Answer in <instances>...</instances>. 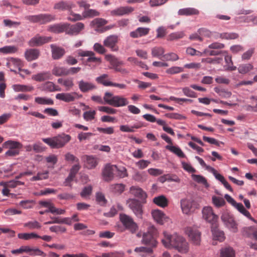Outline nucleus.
<instances>
[{
  "label": "nucleus",
  "mask_w": 257,
  "mask_h": 257,
  "mask_svg": "<svg viewBox=\"0 0 257 257\" xmlns=\"http://www.w3.org/2000/svg\"><path fill=\"white\" fill-rule=\"evenodd\" d=\"M162 242L168 249H175L181 253H186L189 250V244L186 239L177 233L170 234L164 232Z\"/></svg>",
  "instance_id": "obj_1"
},
{
  "label": "nucleus",
  "mask_w": 257,
  "mask_h": 257,
  "mask_svg": "<svg viewBox=\"0 0 257 257\" xmlns=\"http://www.w3.org/2000/svg\"><path fill=\"white\" fill-rule=\"evenodd\" d=\"M71 139L70 135L62 133L53 137L43 138L42 141L52 149H60L64 147Z\"/></svg>",
  "instance_id": "obj_2"
},
{
  "label": "nucleus",
  "mask_w": 257,
  "mask_h": 257,
  "mask_svg": "<svg viewBox=\"0 0 257 257\" xmlns=\"http://www.w3.org/2000/svg\"><path fill=\"white\" fill-rule=\"evenodd\" d=\"M103 99L105 102L114 107H122L128 104L127 98L119 95H113L112 93L106 92Z\"/></svg>",
  "instance_id": "obj_3"
},
{
  "label": "nucleus",
  "mask_w": 257,
  "mask_h": 257,
  "mask_svg": "<svg viewBox=\"0 0 257 257\" xmlns=\"http://www.w3.org/2000/svg\"><path fill=\"white\" fill-rule=\"evenodd\" d=\"M157 234V229L154 226H150L147 231L143 234V243L150 246L151 248L152 247H156L157 244L155 238Z\"/></svg>",
  "instance_id": "obj_4"
},
{
  "label": "nucleus",
  "mask_w": 257,
  "mask_h": 257,
  "mask_svg": "<svg viewBox=\"0 0 257 257\" xmlns=\"http://www.w3.org/2000/svg\"><path fill=\"white\" fill-rule=\"evenodd\" d=\"M27 20L33 23L45 24L55 20V16L48 14H41L37 15L28 16L25 17Z\"/></svg>",
  "instance_id": "obj_5"
},
{
  "label": "nucleus",
  "mask_w": 257,
  "mask_h": 257,
  "mask_svg": "<svg viewBox=\"0 0 257 257\" xmlns=\"http://www.w3.org/2000/svg\"><path fill=\"white\" fill-rule=\"evenodd\" d=\"M185 232L192 244L197 246L200 245L201 233L197 228L193 227H188L186 229Z\"/></svg>",
  "instance_id": "obj_6"
},
{
  "label": "nucleus",
  "mask_w": 257,
  "mask_h": 257,
  "mask_svg": "<svg viewBox=\"0 0 257 257\" xmlns=\"http://www.w3.org/2000/svg\"><path fill=\"white\" fill-rule=\"evenodd\" d=\"M105 59L112 65V68L114 69L115 71L120 72L123 74H126L128 73V71L125 68L120 67L121 65H123V62L121 61H119L114 56L106 55L105 56Z\"/></svg>",
  "instance_id": "obj_7"
},
{
  "label": "nucleus",
  "mask_w": 257,
  "mask_h": 257,
  "mask_svg": "<svg viewBox=\"0 0 257 257\" xmlns=\"http://www.w3.org/2000/svg\"><path fill=\"white\" fill-rule=\"evenodd\" d=\"M127 204L138 218H142L143 206L139 200L136 199H130L127 201Z\"/></svg>",
  "instance_id": "obj_8"
},
{
  "label": "nucleus",
  "mask_w": 257,
  "mask_h": 257,
  "mask_svg": "<svg viewBox=\"0 0 257 257\" xmlns=\"http://www.w3.org/2000/svg\"><path fill=\"white\" fill-rule=\"evenodd\" d=\"M120 220L125 228L132 233H134L137 230L138 226L131 217L125 214H121Z\"/></svg>",
  "instance_id": "obj_9"
},
{
  "label": "nucleus",
  "mask_w": 257,
  "mask_h": 257,
  "mask_svg": "<svg viewBox=\"0 0 257 257\" xmlns=\"http://www.w3.org/2000/svg\"><path fill=\"white\" fill-rule=\"evenodd\" d=\"M203 218L212 224V226H216V222L218 217L213 212L211 207H205L202 210Z\"/></svg>",
  "instance_id": "obj_10"
},
{
  "label": "nucleus",
  "mask_w": 257,
  "mask_h": 257,
  "mask_svg": "<svg viewBox=\"0 0 257 257\" xmlns=\"http://www.w3.org/2000/svg\"><path fill=\"white\" fill-rule=\"evenodd\" d=\"M181 206L184 213L189 214L194 211L197 208V204L191 199H184L181 200Z\"/></svg>",
  "instance_id": "obj_11"
},
{
  "label": "nucleus",
  "mask_w": 257,
  "mask_h": 257,
  "mask_svg": "<svg viewBox=\"0 0 257 257\" xmlns=\"http://www.w3.org/2000/svg\"><path fill=\"white\" fill-rule=\"evenodd\" d=\"M117 166L116 165L107 164L104 167L102 175L105 181H110L114 178V175L116 172Z\"/></svg>",
  "instance_id": "obj_12"
},
{
  "label": "nucleus",
  "mask_w": 257,
  "mask_h": 257,
  "mask_svg": "<svg viewBox=\"0 0 257 257\" xmlns=\"http://www.w3.org/2000/svg\"><path fill=\"white\" fill-rule=\"evenodd\" d=\"M221 220L225 223V225L232 232L237 231V224L233 217L228 213H224L221 217Z\"/></svg>",
  "instance_id": "obj_13"
},
{
  "label": "nucleus",
  "mask_w": 257,
  "mask_h": 257,
  "mask_svg": "<svg viewBox=\"0 0 257 257\" xmlns=\"http://www.w3.org/2000/svg\"><path fill=\"white\" fill-rule=\"evenodd\" d=\"M118 41V38L117 36L110 35L104 40L103 45L112 51H117L118 50V47L117 46Z\"/></svg>",
  "instance_id": "obj_14"
},
{
  "label": "nucleus",
  "mask_w": 257,
  "mask_h": 257,
  "mask_svg": "<svg viewBox=\"0 0 257 257\" xmlns=\"http://www.w3.org/2000/svg\"><path fill=\"white\" fill-rule=\"evenodd\" d=\"M82 97L81 94H79L77 92L72 93H62L56 94V98L64 101L66 102L73 101L76 98H79Z\"/></svg>",
  "instance_id": "obj_15"
},
{
  "label": "nucleus",
  "mask_w": 257,
  "mask_h": 257,
  "mask_svg": "<svg viewBox=\"0 0 257 257\" xmlns=\"http://www.w3.org/2000/svg\"><path fill=\"white\" fill-rule=\"evenodd\" d=\"M84 28V25L81 22L72 25L66 24V33L71 35H78Z\"/></svg>",
  "instance_id": "obj_16"
},
{
  "label": "nucleus",
  "mask_w": 257,
  "mask_h": 257,
  "mask_svg": "<svg viewBox=\"0 0 257 257\" xmlns=\"http://www.w3.org/2000/svg\"><path fill=\"white\" fill-rule=\"evenodd\" d=\"M51 40V37L37 35L29 41V45L31 47L39 46L49 42Z\"/></svg>",
  "instance_id": "obj_17"
},
{
  "label": "nucleus",
  "mask_w": 257,
  "mask_h": 257,
  "mask_svg": "<svg viewBox=\"0 0 257 257\" xmlns=\"http://www.w3.org/2000/svg\"><path fill=\"white\" fill-rule=\"evenodd\" d=\"M152 215L154 220L161 225L168 222L170 219L163 211L159 209L153 210Z\"/></svg>",
  "instance_id": "obj_18"
},
{
  "label": "nucleus",
  "mask_w": 257,
  "mask_h": 257,
  "mask_svg": "<svg viewBox=\"0 0 257 257\" xmlns=\"http://www.w3.org/2000/svg\"><path fill=\"white\" fill-rule=\"evenodd\" d=\"M78 85L80 90L83 93H86L96 88V86L94 83L83 80L78 81Z\"/></svg>",
  "instance_id": "obj_19"
},
{
  "label": "nucleus",
  "mask_w": 257,
  "mask_h": 257,
  "mask_svg": "<svg viewBox=\"0 0 257 257\" xmlns=\"http://www.w3.org/2000/svg\"><path fill=\"white\" fill-rule=\"evenodd\" d=\"M134 11V9L131 7H120L110 12V15L112 16H121L128 15Z\"/></svg>",
  "instance_id": "obj_20"
},
{
  "label": "nucleus",
  "mask_w": 257,
  "mask_h": 257,
  "mask_svg": "<svg viewBox=\"0 0 257 257\" xmlns=\"http://www.w3.org/2000/svg\"><path fill=\"white\" fill-rule=\"evenodd\" d=\"M82 159L85 162L86 167L89 169L95 168L98 164V159L93 156L84 155L82 157Z\"/></svg>",
  "instance_id": "obj_21"
},
{
  "label": "nucleus",
  "mask_w": 257,
  "mask_h": 257,
  "mask_svg": "<svg viewBox=\"0 0 257 257\" xmlns=\"http://www.w3.org/2000/svg\"><path fill=\"white\" fill-rule=\"evenodd\" d=\"M130 193L135 197L144 201L147 197V193L138 186H132L130 190Z\"/></svg>",
  "instance_id": "obj_22"
},
{
  "label": "nucleus",
  "mask_w": 257,
  "mask_h": 257,
  "mask_svg": "<svg viewBox=\"0 0 257 257\" xmlns=\"http://www.w3.org/2000/svg\"><path fill=\"white\" fill-rule=\"evenodd\" d=\"M75 5L69 1H61L55 4L54 9L59 11L68 10L69 11L74 8Z\"/></svg>",
  "instance_id": "obj_23"
},
{
  "label": "nucleus",
  "mask_w": 257,
  "mask_h": 257,
  "mask_svg": "<svg viewBox=\"0 0 257 257\" xmlns=\"http://www.w3.org/2000/svg\"><path fill=\"white\" fill-rule=\"evenodd\" d=\"M40 51L37 49H29L25 52V57L28 61H31L38 58L40 56Z\"/></svg>",
  "instance_id": "obj_24"
},
{
  "label": "nucleus",
  "mask_w": 257,
  "mask_h": 257,
  "mask_svg": "<svg viewBox=\"0 0 257 257\" xmlns=\"http://www.w3.org/2000/svg\"><path fill=\"white\" fill-rule=\"evenodd\" d=\"M153 202L157 206L162 208H165L169 204V200L163 195L155 197L153 198Z\"/></svg>",
  "instance_id": "obj_25"
},
{
  "label": "nucleus",
  "mask_w": 257,
  "mask_h": 257,
  "mask_svg": "<svg viewBox=\"0 0 257 257\" xmlns=\"http://www.w3.org/2000/svg\"><path fill=\"white\" fill-rule=\"evenodd\" d=\"M52 49V58L54 59H59L61 58L65 54V50L59 47H57L53 44L51 45Z\"/></svg>",
  "instance_id": "obj_26"
},
{
  "label": "nucleus",
  "mask_w": 257,
  "mask_h": 257,
  "mask_svg": "<svg viewBox=\"0 0 257 257\" xmlns=\"http://www.w3.org/2000/svg\"><path fill=\"white\" fill-rule=\"evenodd\" d=\"M149 31V28L139 27L135 31L131 32L130 33V36L133 38L143 37L148 35Z\"/></svg>",
  "instance_id": "obj_27"
},
{
  "label": "nucleus",
  "mask_w": 257,
  "mask_h": 257,
  "mask_svg": "<svg viewBox=\"0 0 257 257\" xmlns=\"http://www.w3.org/2000/svg\"><path fill=\"white\" fill-rule=\"evenodd\" d=\"M178 14L180 16H192L198 15L199 14V11L197 9L194 8H186L180 9Z\"/></svg>",
  "instance_id": "obj_28"
},
{
  "label": "nucleus",
  "mask_w": 257,
  "mask_h": 257,
  "mask_svg": "<svg viewBox=\"0 0 257 257\" xmlns=\"http://www.w3.org/2000/svg\"><path fill=\"white\" fill-rule=\"evenodd\" d=\"M242 234L248 237H253L257 240V229L254 226L243 228Z\"/></svg>",
  "instance_id": "obj_29"
},
{
  "label": "nucleus",
  "mask_w": 257,
  "mask_h": 257,
  "mask_svg": "<svg viewBox=\"0 0 257 257\" xmlns=\"http://www.w3.org/2000/svg\"><path fill=\"white\" fill-rule=\"evenodd\" d=\"M66 24H55L50 25L48 27V31L55 33H61L62 32H66Z\"/></svg>",
  "instance_id": "obj_30"
},
{
  "label": "nucleus",
  "mask_w": 257,
  "mask_h": 257,
  "mask_svg": "<svg viewBox=\"0 0 257 257\" xmlns=\"http://www.w3.org/2000/svg\"><path fill=\"white\" fill-rule=\"evenodd\" d=\"M51 74L50 72H43L33 75L32 77V79L36 81L41 82L46 80L50 79Z\"/></svg>",
  "instance_id": "obj_31"
},
{
  "label": "nucleus",
  "mask_w": 257,
  "mask_h": 257,
  "mask_svg": "<svg viewBox=\"0 0 257 257\" xmlns=\"http://www.w3.org/2000/svg\"><path fill=\"white\" fill-rule=\"evenodd\" d=\"M22 144L19 142L13 140H9L5 142L3 144V147L9 149H18L19 150L22 148Z\"/></svg>",
  "instance_id": "obj_32"
},
{
  "label": "nucleus",
  "mask_w": 257,
  "mask_h": 257,
  "mask_svg": "<svg viewBox=\"0 0 257 257\" xmlns=\"http://www.w3.org/2000/svg\"><path fill=\"white\" fill-rule=\"evenodd\" d=\"M211 228L213 239L220 241H223L224 239L223 232L217 229V226L216 227L215 226H212Z\"/></svg>",
  "instance_id": "obj_33"
},
{
  "label": "nucleus",
  "mask_w": 257,
  "mask_h": 257,
  "mask_svg": "<svg viewBox=\"0 0 257 257\" xmlns=\"http://www.w3.org/2000/svg\"><path fill=\"white\" fill-rule=\"evenodd\" d=\"M223 56L225 57V61L226 64L224 66L225 69L227 71L235 70L236 69V67L233 66L231 57L227 55V53L226 52H224Z\"/></svg>",
  "instance_id": "obj_34"
},
{
  "label": "nucleus",
  "mask_w": 257,
  "mask_h": 257,
  "mask_svg": "<svg viewBox=\"0 0 257 257\" xmlns=\"http://www.w3.org/2000/svg\"><path fill=\"white\" fill-rule=\"evenodd\" d=\"M109 76L107 74H103L96 78V81L97 83L102 84L105 86H110L112 82L108 79Z\"/></svg>",
  "instance_id": "obj_35"
},
{
  "label": "nucleus",
  "mask_w": 257,
  "mask_h": 257,
  "mask_svg": "<svg viewBox=\"0 0 257 257\" xmlns=\"http://www.w3.org/2000/svg\"><path fill=\"white\" fill-rule=\"evenodd\" d=\"M67 68L55 66L52 69V74L56 76H67Z\"/></svg>",
  "instance_id": "obj_36"
},
{
  "label": "nucleus",
  "mask_w": 257,
  "mask_h": 257,
  "mask_svg": "<svg viewBox=\"0 0 257 257\" xmlns=\"http://www.w3.org/2000/svg\"><path fill=\"white\" fill-rule=\"evenodd\" d=\"M166 149L170 152L173 153L179 157L183 158L185 157V155L182 151L180 148L176 146L167 145L165 147Z\"/></svg>",
  "instance_id": "obj_37"
},
{
  "label": "nucleus",
  "mask_w": 257,
  "mask_h": 257,
  "mask_svg": "<svg viewBox=\"0 0 257 257\" xmlns=\"http://www.w3.org/2000/svg\"><path fill=\"white\" fill-rule=\"evenodd\" d=\"M214 91L216 93H217L219 96H220L222 98H230L231 96V92L226 89L219 88V87H215Z\"/></svg>",
  "instance_id": "obj_38"
},
{
  "label": "nucleus",
  "mask_w": 257,
  "mask_h": 257,
  "mask_svg": "<svg viewBox=\"0 0 257 257\" xmlns=\"http://www.w3.org/2000/svg\"><path fill=\"white\" fill-rule=\"evenodd\" d=\"M125 185L123 184H112L109 187L110 190L114 193L120 194L124 190Z\"/></svg>",
  "instance_id": "obj_39"
},
{
  "label": "nucleus",
  "mask_w": 257,
  "mask_h": 257,
  "mask_svg": "<svg viewBox=\"0 0 257 257\" xmlns=\"http://www.w3.org/2000/svg\"><path fill=\"white\" fill-rule=\"evenodd\" d=\"M220 257H235V252L231 247L223 248L220 250Z\"/></svg>",
  "instance_id": "obj_40"
},
{
  "label": "nucleus",
  "mask_w": 257,
  "mask_h": 257,
  "mask_svg": "<svg viewBox=\"0 0 257 257\" xmlns=\"http://www.w3.org/2000/svg\"><path fill=\"white\" fill-rule=\"evenodd\" d=\"M43 88L45 90L51 92L61 91V88L59 86L56 85L53 82L50 81L46 82L43 85Z\"/></svg>",
  "instance_id": "obj_41"
},
{
  "label": "nucleus",
  "mask_w": 257,
  "mask_h": 257,
  "mask_svg": "<svg viewBox=\"0 0 257 257\" xmlns=\"http://www.w3.org/2000/svg\"><path fill=\"white\" fill-rule=\"evenodd\" d=\"M165 50L162 47H155L152 49L151 54L153 57H160L163 59V56L164 55Z\"/></svg>",
  "instance_id": "obj_42"
},
{
  "label": "nucleus",
  "mask_w": 257,
  "mask_h": 257,
  "mask_svg": "<svg viewBox=\"0 0 257 257\" xmlns=\"http://www.w3.org/2000/svg\"><path fill=\"white\" fill-rule=\"evenodd\" d=\"M12 87L16 91H31L34 90L33 86L21 84L13 85Z\"/></svg>",
  "instance_id": "obj_43"
},
{
  "label": "nucleus",
  "mask_w": 257,
  "mask_h": 257,
  "mask_svg": "<svg viewBox=\"0 0 257 257\" xmlns=\"http://www.w3.org/2000/svg\"><path fill=\"white\" fill-rule=\"evenodd\" d=\"M99 14L100 13L99 12L95 10L89 9V8L87 10H84L82 13L83 19L98 16Z\"/></svg>",
  "instance_id": "obj_44"
},
{
  "label": "nucleus",
  "mask_w": 257,
  "mask_h": 257,
  "mask_svg": "<svg viewBox=\"0 0 257 257\" xmlns=\"http://www.w3.org/2000/svg\"><path fill=\"white\" fill-rule=\"evenodd\" d=\"M18 236L20 239L26 240L32 238H36V237H39V235L34 232L20 233L18 234Z\"/></svg>",
  "instance_id": "obj_45"
},
{
  "label": "nucleus",
  "mask_w": 257,
  "mask_h": 257,
  "mask_svg": "<svg viewBox=\"0 0 257 257\" xmlns=\"http://www.w3.org/2000/svg\"><path fill=\"white\" fill-rule=\"evenodd\" d=\"M49 172L45 171L43 172H38L37 175L33 176L30 179L31 181H36L38 180H42L48 178Z\"/></svg>",
  "instance_id": "obj_46"
},
{
  "label": "nucleus",
  "mask_w": 257,
  "mask_h": 257,
  "mask_svg": "<svg viewBox=\"0 0 257 257\" xmlns=\"http://www.w3.org/2000/svg\"><path fill=\"white\" fill-rule=\"evenodd\" d=\"M133 179L139 182H144L147 179V174L145 172H136L134 176Z\"/></svg>",
  "instance_id": "obj_47"
},
{
  "label": "nucleus",
  "mask_w": 257,
  "mask_h": 257,
  "mask_svg": "<svg viewBox=\"0 0 257 257\" xmlns=\"http://www.w3.org/2000/svg\"><path fill=\"white\" fill-rule=\"evenodd\" d=\"M18 51V48L15 46H6L0 48V53L3 54H12L15 53Z\"/></svg>",
  "instance_id": "obj_48"
},
{
  "label": "nucleus",
  "mask_w": 257,
  "mask_h": 257,
  "mask_svg": "<svg viewBox=\"0 0 257 257\" xmlns=\"http://www.w3.org/2000/svg\"><path fill=\"white\" fill-rule=\"evenodd\" d=\"M253 69V66L250 64H244L240 65L238 71L240 74H246Z\"/></svg>",
  "instance_id": "obj_49"
},
{
  "label": "nucleus",
  "mask_w": 257,
  "mask_h": 257,
  "mask_svg": "<svg viewBox=\"0 0 257 257\" xmlns=\"http://www.w3.org/2000/svg\"><path fill=\"white\" fill-rule=\"evenodd\" d=\"M184 33L183 32H177L169 34L167 38L168 41H172L183 38Z\"/></svg>",
  "instance_id": "obj_50"
},
{
  "label": "nucleus",
  "mask_w": 257,
  "mask_h": 257,
  "mask_svg": "<svg viewBox=\"0 0 257 257\" xmlns=\"http://www.w3.org/2000/svg\"><path fill=\"white\" fill-rule=\"evenodd\" d=\"M35 101L39 104L53 105L54 104L52 99L45 97H37L35 98Z\"/></svg>",
  "instance_id": "obj_51"
},
{
  "label": "nucleus",
  "mask_w": 257,
  "mask_h": 257,
  "mask_svg": "<svg viewBox=\"0 0 257 257\" xmlns=\"http://www.w3.org/2000/svg\"><path fill=\"white\" fill-rule=\"evenodd\" d=\"M24 226L29 229H38L41 227L40 223L37 221L27 222L24 223Z\"/></svg>",
  "instance_id": "obj_52"
},
{
  "label": "nucleus",
  "mask_w": 257,
  "mask_h": 257,
  "mask_svg": "<svg viewBox=\"0 0 257 257\" xmlns=\"http://www.w3.org/2000/svg\"><path fill=\"white\" fill-rule=\"evenodd\" d=\"M179 57L178 55L173 52L167 53L163 56V60L176 61L179 60Z\"/></svg>",
  "instance_id": "obj_53"
},
{
  "label": "nucleus",
  "mask_w": 257,
  "mask_h": 257,
  "mask_svg": "<svg viewBox=\"0 0 257 257\" xmlns=\"http://www.w3.org/2000/svg\"><path fill=\"white\" fill-rule=\"evenodd\" d=\"M219 35L220 38L226 40L235 39L238 37V34L235 33H223Z\"/></svg>",
  "instance_id": "obj_54"
},
{
  "label": "nucleus",
  "mask_w": 257,
  "mask_h": 257,
  "mask_svg": "<svg viewBox=\"0 0 257 257\" xmlns=\"http://www.w3.org/2000/svg\"><path fill=\"white\" fill-rule=\"evenodd\" d=\"M184 71V68L178 66H173L167 69L166 73L168 74L174 75L178 74Z\"/></svg>",
  "instance_id": "obj_55"
},
{
  "label": "nucleus",
  "mask_w": 257,
  "mask_h": 257,
  "mask_svg": "<svg viewBox=\"0 0 257 257\" xmlns=\"http://www.w3.org/2000/svg\"><path fill=\"white\" fill-rule=\"evenodd\" d=\"M67 19L70 21H76L82 20L83 19V15L75 14L71 10L69 11V16L68 17Z\"/></svg>",
  "instance_id": "obj_56"
},
{
  "label": "nucleus",
  "mask_w": 257,
  "mask_h": 257,
  "mask_svg": "<svg viewBox=\"0 0 257 257\" xmlns=\"http://www.w3.org/2000/svg\"><path fill=\"white\" fill-rule=\"evenodd\" d=\"M198 33L200 36L207 38H211L213 37V33L206 28H200L198 30Z\"/></svg>",
  "instance_id": "obj_57"
},
{
  "label": "nucleus",
  "mask_w": 257,
  "mask_h": 257,
  "mask_svg": "<svg viewBox=\"0 0 257 257\" xmlns=\"http://www.w3.org/2000/svg\"><path fill=\"white\" fill-rule=\"evenodd\" d=\"M107 21L102 18H96L94 19L91 23V25L96 27H100L106 24Z\"/></svg>",
  "instance_id": "obj_58"
},
{
  "label": "nucleus",
  "mask_w": 257,
  "mask_h": 257,
  "mask_svg": "<svg viewBox=\"0 0 257 257\" xmlns=\"http://www.w3.org/2000/svg\"><path fill=\"white\" fill-rule=\"evenodd\" d=\"M96 111L95 110L87 111L83 113V116L86 121H90L95 118Z\"/></svg>",
  "instance_id": "obj_59"
},
{
  "label": "nucleus",
  "mask_w": 257,
  "mask_h": 257,
  "mask_svg": "<svg viewBox=\"0 0 257 257\" xmlns=\"http://www.w3.org/2000/svg\"><path fill=\"white\" fill-rule=\"evenodd\" d=\"M31 248L29 246H22L20 248L14 249L11 251L13 254L22 253L23 252H30L31 251Z\"/></svg>",
  "instance_id": "obj_60"
},
{
  "label": "nucleus",
  "mask_w": 257,
  "mask_h": 257,
  "mask_svg": "<svg viewBox=\"0 0 257 257\" xmlns=\"http://www.w3.org/2000/svg\"><path fill=\"white\" fill-rule=\"evenodd\" d=\"M115 174L117 176L120 178H123L127 176L126 169L124 167H120L119 168L117 167V171Z\"/></svg>",
  "instance_id": "obj_61"
},
{
  "label": "nucleus",
  "mask_w": 257,
  "mask_h": 257,
  "mask_svg": "<svg viewBox=\"0 0 257 257\" xmlns=\"http://www.w3.org/2000/svg\"><path fill=\"white\" fill-rule=\"evenodd\" d=\"M212 201L214 204L218 207L223 206L225 203V200L223 198L216 196L212 197Z\"/></svg>",
  "instance_id": "obj_62"
},
{
  "label": "nucleus",
  "mask_w": 257,
  "mask_h": 257,
  "mask_svg": "<svg viewBox=\"0 0 257 257\" xmlns=\"http://www.w3.org/2000/svg\"><path fill=\"white\" fill-rule=\"evenodd\" d=\"M13 65L17 67L20 68L22 66V63L19 59L11 58L10 61L7 63V66L11 68V66Z\"/></svg>",
  "instance_id": "obj_63"
},
{
  "label": "nucleus",
  "mask_w": 257,
  "mask_h": 257,
  "mask_svg": "<svg viewBox=\"0 0 257 257\" xmlns=\"http://www.w3.org/2000/svg\"><path fill=\"white\" fill-rule=\"evenodd\" d=\"M93 50L100 54H103L106 52V49L98 43H96L93 46Z\"/></svg>",
  "instance_id": "obj_64"
}]
</instances>
